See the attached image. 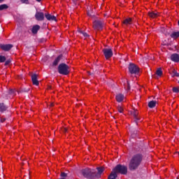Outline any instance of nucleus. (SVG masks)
Returning a JSON list of instances; mask_svg holds the SVG:
<instances>
[{
  "mask_svg": "<svg viewBox=\"0 0 179 179\" xmlns=\"http://www.w3.org/2000/svg\"><path fill=\"white\" fill-rule=\"evenodd\" d=\"M143 161V155L142 153H137L132 156L129 163V170L130 171H135L139 169V166L142 164Z\"/></svg>",
  "mask_w": 179,
  "mask_h": 179,
  "instance_id": "1",
  "label": "nucleus"
},
{
  "mask_svg": "<svg viewBox=\"0 0 179 179\" xmlns=\"http://www.w3.org/2000/svg\"><path fill=\"white\" fill-rule=\"evenodd\" d=\"M81 174L87 179H94L97 177V172L96 170L86 168L81 170Z\"/></svg>",
  "mask_w": 179,
  "mask_h": 179,
  "instance_id": "2",
  "label": "nucleus"
},
{
  "mask_svg": "<svg viewBox=\"0 0 179 179\" xmlns=\"http://www.w3.org/2000/svg\"><path fill=\"white\" fill-rule=\"evenodd\" d=\"M57 71L60 75H69V66L65 63H62L58 66Z\"/></svg>",
  "mask_w": 179,
  "mask_h": 179,
  "instance_id": "3",
  "label": "nucleus"
},
{
  "mask_svg": "<svg viewBox=\"0 0 179 179\" xmlns=\"http://www.w3.org/2000/svg\"><path fill=\"white\" fill-rule=\"evenodd\" d=\"M113 170L117 174H122L123 176H126L128 173V167L125 165L117 164Z\"/></svg>",
  "mask_w": 179,
  "mask_h": 179,
  "instance_id": "4",
  "label": "nucleus"
},
{
  "mask_svg": "<svg viewBox=\"0 0 179 179\" xmlns=\"http://www.w3.org/2000/svg\"><path fill=\"white\" fill-rule=\"evenodd\" d=\"M129 72L131 75H138L139 73V67L134 63H130L128 66Z\"/></svg>",
  "mask_w": 179,
  "mask_h": 179,
  "instance_id": "5",
  "label": "nucleus"
},
{
  "mask_svg": "<svg viewBox=\"0 0 179 179\" xmlns=\"http://www.w3.org/2000/svg\"><path fill=\"white\" fill-rule=\"evenodd\" d=\"M103 27H104V22L101 20H94L93 22V28L95 30H103Z\"/></svg>",
  "mask_w": 179,
  "mask_h": 179,
  "instance_id": "6",
  "label": "nucleus"
},
{
  "mask_svg": "<svg viewBox=\"0 0 179 179\" xmlns=\"http://www.w3.org/2000/svg\"><path fill=\"white\" fill-rule=\"evenodd\" d=\"M103 55L105 56L106 59H109L113 57V50L108 48L103 49Z\"/></svg>",
  "mask_w": 179,
  "mask_h": 179,
  "instance_id": "7",
  "label": "nucleus"
},
{
  "mask_svg": "<svg viewBox=\"0 0 179 179\" xmlns=\"http://www.w3.org/2000/svg\"><path fill=\"white\" fill-rule=\"evenodd\" d=\"M0 48L3 51H10L13 48V45L12 44H0Z\"/></svg>",
  "mask_w": 179,
  "mask_h": 179,
  "instance_id": "8",
  "label": "nucleus"
},
{
  "mask_svg": "<svg viewBox=\"0 0 179 179\" xmlns=\"http://www.w3.org/2000/svg\"><path fill=\"white\" fill-rule=\"evenodd\" d=\"M35 19H36L38 22H43V20H44V13L36 12L35 14Z\"/></svg>",
  "mask_w": 179,
  "mask_h": 179,
  "instance_id": "9",
  "label": "nucleus"
},
{
  "mask_svg": "<svg viewBox=\"0 0 179 179\" xmlns=\"http://www.w3.org/2000/svg\"><path fill=\"white\" fill-rule=\"evenodd\" d=\"M131 114L134 117V122H136V125H138V121H141V118L138 117V110H134L133 112H131Z\"/></svg>",
  "mask_w": 179,
  "mask_h": 179,
  "instance_id": "10",
  "label": "nucleus"
},
{
  "mask_svg": "<svg viewBox=\"0 0 179 179\" xmlns=\"http://www.w3.org/2000/svg\"><path fill=\"white\" fill-rule=\"evenodd\" d=\"M31 78L33 85L35 86H38V85H40V83L37 80V74H32Z\"/></svg>",
  "mask_w": 179,
  "mask_h": 179,
  "instance_id": "11",
  "label": "nucleus"
},
{
  "mask_svg": "<svg viewBox=\"0 0 179 179\" xmlns=\"http://www.w3.org/2000/svg\"><path fill=\"white\" fill-rule=\"evenodd\" d=\"M171 61L173 62H179V55L177 53H173L171 55Z\"/></svg>",
  "mask_w": 179,
  "mask_h": 179,
  "instance_id": "12",
  "label": "nucleus"
},
{
  "mask_svg": "<svg viewBox=\"0 0 179 179\" xmlns=\"http://www.w3.org/2000/svg\"><path fill=\"white\" fill-rule=\"evenodd\" d=\"M9 106L5 105L3 103H0V113H5L8 111Z\"/></svg>",
  "mask_w": 179,
  "mask_h": 179,
  "instance_id": "13",
  "label": "nucleus"
},
{
  "mask_svg": "<svg viewBox=\"0 0 179 179\" xmlns=\"http://www.w3.org/2000/svg\"><path fill=\"white\" fill-rule=\"evenodd\" d=\"M41 27L40 25L36 24L32 27L31 32L33 34H37L38 30H40Z\"/></svg>",
  "mask_w": 179,
  "mask_h": 179,
  "instance_id": "14",
  "label": "nucleus"
},
{
  "mask_svg": "<svg viewBox=\"0 0 179 179\" xmlns=\"http://www.w3.org/2000/svg\"><path fill=\"white\" fill-rule=\"evenodd\" d=\"M61 59H62V55H59L53 62L52 65L53 66H57L61 62Z\"/></svg>",
  "mask_w": 179,
  "mask_h": 179,
  "instance_id": "15",
  "label": "nucleus"
},
{
  "mask_svg": "<svg viewBox=\"0 0 179 179\" xmlns=\"http://www.w3.org/2000/svg\"><path fill=\"white\" fill-rule=\"evenodd\" d=\"M132 23H134V20L131 17L126 18L123 21V24H126V26H128V24H132Z\"/></svg>",
  "mask_w": 179,
  "mask_h": 179,
  "instance_id": "16",
  "label": "nucleus"
},
{
  "mask_svg": "<svg viewBox=\"0 0 179 179\" xmlns=\"http://www.w3.org/2000/svg\"><path fill=\"white\" fill-rule=\"evenodd\" d=\"M124 97L125 96H124V94H118L116 95V101H117V103H121V101L124 100Z\"/></svg>",
  "mask_w": 179,
  "mask_h": 179,
  "instance_id": "17",
  "label": "nucleus"
},
{
  "mask_svg": "<svg viewBox=\"0 0 179 179\" xmlns=\"http://www.w3.org/2000/svg\"><path fill=\"white\" fill-rule=\"evenodd\" d=\"M96 170L98 171V173H96L97 176H96V178H99V177H101L103 171H104V168L103 167H97Z\"/></svg>",
  "mask_w": 179,
  "mask_h": 179,
  "instance_id": "18",
  "label": "nucleus"
},
{
  "mask_svg": "<svg viewBox=\"0 0 179 179\" xmlns=\"http://www.w3.org/2000/svg\"><path fill=\"white\" fill-rule=\"evenodd\" d=\"M45 17H46L47 20H52L55 21L57 18L54 15H51L50 14H45Z\"/></svg>",
  "mask_w": 179,
  "mask_h": 179,
  "instance_id": "19",
  "label": "nucleus"
},
{
  "mask_svg": "<svg viewBox=\"0 0 179 179\" xmlns=\"http://www.w3.org/2000/svg\"><path fill=\"white\" fill-rule=\"evenodd\" d=\"M117 175L116 173V172L113 169L112 172L110 173V174L109 175L108 179H115L117 178Z\"/></svg>",
  "mask_w": 179,
  "mask_h": 179,
  "instance_id": "20",
  "label": "nucleus"
},
{
  "mask_svg": "<svg viewBox=\"0 0 179 179\" xmlns=\"http://www.w3.org/2000/svg\"><path fill=\"white\" fill-rule=\"evenodd\" d=\"M157 103V101H150V102H148V107L150 108H155V107H156Z\"/></svg>",
  "mask_w": 179,
  "mask_h": 179,
  "instance_id": "21",
  "label": "nucleus"
},
{
  "mask_svg": "<svg viewBox=\"0 0 179 179\" xmlns=\"http://www.w3.org/2000/svg\"><path fill=\"white\" fill-rule=\"evenodd\" d=\"M148 16H150V17H152V19H155V17H157V16H159V14L153 12H149Z\"/></svg>",
  "mask_w": 179,
  "mask_h": 179,
  "instance_id": "22",
  "label": "nucleus"
},
{
  "mask_svg": "<svg viewBox=\"0 0 179 179\" xmlns=\"http://www.w3.org/2000/svg\"><path fill=\"white\" fill-rule=\"evenodd\" d=\"M179 36V31L177 32H173L171 34V38H178Z\"/></svg>",
  "mask_w": 179,
  "mask_h": 179,
  "instance_id": "23",
  "label": "nucleus"
},
{
  "mask_svg": "<svg viewBox=\"0 0 179 179\" xmlns=\"http://www.w3.org/2000/svg\"><path fill=\"white\" fill-rule=\"evenodd\" d=\"M30 88H22L20 91H17V93H29Z\"/></svg>",
  "mask_w": 179,
  "mask_h": 179,
  "instance_id": "24",
  "label": "nucleus"
},
{
  "mask_svg": "<svg viewBox=\"0 0 179 179\" xmlns=\"http://www.w3.org/2000/svg\"><path fill=\"white\" fill-rule=\"evenodd\" d=\"M156 75H157V76H162V75H163V71H162V68H159L157 71H156Z\"/></svg>",
  "mask_w": 179,
  "mask_h": 179,
  "instance_id": "25",
  "label": "nucleus"
},
{
  "mask_svg": "<svg viewBox=\"0 0 179 179\" xmlns=\"http://www.w3.org/2000/svg\"><path fill=\"white\" fill-rule=\"evenodd\" d=\"M8 94H10L11 96H15L16 95V90L11 89L10 90H8Z\"/></svg>",
  "mask_w": 179,
  "mask_h": 179,
  "instance_id": "26",
  "label": "nucleus"
},
{
  "mask_svg": "<svg viewBox=\"0 0 179 179\" xmlns=\"http://www.w3.org/2000/svg\"><path fill=\"white\" fill-rule=\"evenodd\" d=\"M8 6L6 4L0 5V10H3L5 9H8Z\"/></svg>",
  "mask_w": 179,
  "mask_h": 179,
  "instance_id": "27",
  "label": "nucleus"
},
{
  "mask_svg": "<svg viewBox=\"0 0 179 179\" xmlns=\"http://www.w3.org/2000/svg\"><path fill=\"white\" fill-rule=\"evenodd\" d=\"M6 61V57L0 55V62L3 63Z\"/></svg>",
  "mask_w": 179,
  "mask_h": 179,
  "instance_id": "28",
  "label": "nucleus"
},
{
  "mask_svg": "<svg viewBox=\"0 0 179 179\" xmlns=\"http://www.w3.org/2000/svg\"><path fill=\"white\" fill-rule=\"evenodd\" d=\"M136 135H138V131L137 130L131 131L132 138H135L136 136Z\"/></svg>",
  "mask_w": 179,
  "mask_h": 179,
  "instance_id": "29",
  "label": "nucleus"
},
{
  "mask_svg": "<svg viewBox=\"0 0 179 179\" xmlns=\"http://www.w3.org/2000/svg\"><path fill=\"white\" fill-rule=\"evenodd\" d=\"M4 62H5V64H4L5 66H8V65H9V64H10V62H12V60L10 59H8L6 60V61Z\"/></svg>",
  "mask_w": 179,
  "mask_h": 179,
  "instance_id": "30",
  "label": "nucleus"
},
{
  "mask_svg": "<svg viewBox=\"0 0 179 179\" xmlns=\"http://www.w3.org/2000/svg\"><path fill=\"white\" fill-rule=\"evenodd\" d=\"M6 121V117L0 116V124H3Z\"/></svg>",
  "mask_w": 179,
  "mask_h": 179,
  "instance_id": "31",
  "label": "nucleus"
},
{
  "mask_svg": "<svg viewBox=\"0 0 179 179\" xmlns=\"http://www.w3.org/2000/svg\"><path fill=\"white\" fill-rule=\"evenodd\" d=\"M173 76H176V78H179V73H178L177 71L173 70Z\"/></svg>",
  "mask_w": 179,
  "mask_h": 179,
  "instance_id": "32",
  "label": "nucleus"
},
{
  "mask_svg": "<svg viewBox=\"0 0 179 179\" xmlns=\"http://www.w3.org/2000/svg\"><path fill=\"white\" fill-rule=\"evenodd\" d=\"M60 176H61V177H62V178H65L66 177H68V173H66L65 172H62Z\"/></svg>",
  "mask_w": 179,
  "mask_h": 179,
  "instance_id": "33",
  "label": "nucleus"
},
{
  "mask_svg": "<svg viewBox=\"0 0 179 179\" xmlns=\"http://www.w3.org/2000/svg\"><path fill=\"white\" fill-rule=\"evenodd\" d=\"M127 90H131V85H129V81L127 82V86L125 87Z\"/></svg>",
  "mask_w": 179,
  "mask_h": 179,
  "instance_id": "34",
  "label": "nucleus"
},
{
  "mask_svg": "<svg viewBox=\"0 0 179 179\" xmlns=\"http://www.w3.org/2000/svg\"><path fill=\"white\" fill-rule=\"evenodd\" d=\"M172 90H173V93H179V89L177 88V87H173Z\"/></svg>",
  "mask_w": 179,
  "mask_h": 179,
  "instance_id": "35",
  "label": "nucleus"
},
{
  "mask_svg": "<svg viewBox=\"0 0 179 179\" xmlns=\"http://www.w3.org/2000/svg\"><path fill=\"white\" fill-rule=\"evenodd\" d=\"M117 111H119V113H122V111H124V109L122 108V107L118 106Z\"/></svg>",
  "mask_w": 179,
  "mask_h": 179,
  "instance_id": "36",
  "label": "nucleus"
},
{
  "mask_svg": "<svg viewBox=\"0 0 179 179\" xmlns=\"http://www.w3.org/2000/svg\"><path fill=\"white\" fill-rule=\"evenodd\" d=\"M164 34H165V36H171V34L170 33V31H165V32H164Z\"/></svg>",
  "mask_w": 179,
  "mask_h": 179,
  "instance_id": "37",
  "label": "nucleus"
},
{
  "mask_svg": "<svg viewBox=\"0 0 179 179\" xmlns=\"http://www.w3.org/2000/svg\"><path fill=\"white\" fill-rule=\"evenodd\" d=\"M22 3H27L29 2V0H20Z\"/></svg>",
  "mask_w": 179,
  "mask_h": 179,
  "instance_id": "38",
  "label": "nucleus"
},
{
  "mask_svg": "<svg viewBox=\"0 0 179 179\" xmlns=\"http://www.w3.org/2000/svg\"><path fill=\"white\" fill-rule=\"evenodd\" d=\"M83 36L84 37H89V34H87V33H86V32H84V33L83 34Z\"/></svg>",
  "mask_w": 179,
  "mask_h": 179,
  "instance_id": "39",
  "label": "nucleus"
},
{
  "mask_svg": "<svg viewBox=\"0 0 179 179\" xmlns=\"http://www.w3.org/2000/svg\"><path fill=\"white\" fill-rule=\"evenodd\" d=\"M62 132H64V133L68 132V129H66V128H63V129H62Z\"/></svg>",
  "mask_w": 179,
  "mask_h": 179,
  "instance_id": "40",
  "label": "nucleus"
},
{
  "mask_svg": "<svg viewBox=\"0 0 179 179\" xmlns=\"http://www.w3.org/2000/svg\"><path fill=\"white\" fill-rule=\"evenodd\" d=\"M79 34H83V33H85V31H82V30H79Z\"/></svg>",
  "mask_w": 179,
  "mask_h": 179,
  "instance_id": "41",
  "label": "nucleus"
},
{
  "mask_svg": "<svg viewBox=\"0 0 179 179\" xmlns=\"http://www.w3.org/2000/svg\"><path fill=\"white\" fill-rule=\"evenodd\" d=\"M50 107H54V103H50Z\"/></svg>",
  "mask_w": 179,
  "mask_h": 179,
  "instance_id": "42",
  "label": "nucleus"
},
{
  "mask_svg": "<svg viewBox=\"0 0 179 179\" xmlns=\"http://www.w3.org/2000/svg\"><path fill=\"white\" fill-rule=\"evenodd\" d=\"M5 0H0V3H2Z\"/></svg>",
  "mask_w": 179,
  "mask_h": 179,
  "instance_id": "43",
  "label": "nucleus"
},
{
  "mask_svg": "<svg viewBox=\"0 0 179 179\" xmlns=\"http://www.w3.org/2000/svg\"><path fill=\"white\" fill-rule=\"evenodd\" d=\"M36 2H41V0H36Z\"/></svg>",
  "mask_w": 179,
  "mask_h": 179,
  "instance_id": "44",
  "label": "nucleus"
},
{
  "mask_svg": "<svg viewBox=\"0 0 179 179\" xmlns=\"http://www.w3.org/2000/svg\"><path fill=\"white\" fill-rule=\"evenodd\" d=\"M88 15L90 16V13H88Z\"/></svg>",
  "mask_w": 179,
  "mask_h": 179,
  "instance_id": "45",
  "label": "nucleus"
},
{
  "mask_svg": "<svg viewBox=\"0 0 179 179\" xmlns=\"http://www.w3.org/2000/svg\"><path fill=\"white\" fill-rule=\"evenodd\" d=\"M88 15L90 16V13H88Z\"/></svg>",
  "mask_w": 179,
  "mask_h": 179,
  "instance_id": "46",
  "label": "nucleus"
},
{
  "mask_svg": "<svg viewBox=\"0 0 179 179\" xmlns=\"http://www.w3.org/2000/svg\"><path fill=\"white\" fill-rule=\"evenodd\" d=\"M178 156H179V152H178Z\"/></svg>",
  "mask_w": 179,
  "mask_h": 179,
  "instance_id": "47",
  "label": "nucleus"
}]
</instances>
